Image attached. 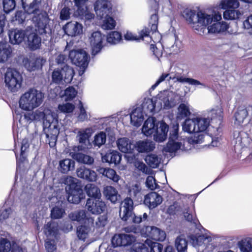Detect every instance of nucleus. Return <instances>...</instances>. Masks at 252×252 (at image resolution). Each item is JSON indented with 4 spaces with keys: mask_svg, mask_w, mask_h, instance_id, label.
<instances>
[{
    "mask_svg": "<svg viewBox=\"0 0 252 252\" xmlns=\"http://www.w3.org/2000/svg\"><path fill=\"white\" fill-rule=\"evenodd\" d=\"M68 217L72 221L79 222H84V224H94V218L91 217L84 210H80L71 212L68 215Z\"/></svg>",
    "mask_w": 252,
    "mask_h": 252,
    "instance_id": "nucleus-12",
    "label": "nucleus"
},
{
    "mask_svg": "<svg viewBox=\"0 0 252 252\" xmlns=\"http://www.w3.org/2000/svg\"><path fill=\"white\" fill-rule=\"evenodd\" d=\"M195 118L186 119L183 125V129L188 133H197Z\"/></svg>",
    "mask_w": 252,
    "mask_h": 252,
    "instance_id": "nucleus-41",
    "label": "nucleus"
},
{
    "mask_svg": "<svg viewBox=\"0 0 252 252\" xmlns=\"http://www.w3.org/2000/svg\"><path fill=\"white\" fill-rule=\"evenodd\" d=\"M52 81L53 83L60 84H63L64 79L60 71V68L55 69L52 73Z\"/></svg>",
    "mask_w": 252,
    "mask_h": 252,
    "instance_id": "nucleus-48",
    "label": "nucleus"
},
{
    "mask_svg": "<svg viewBox=\"0 0 252 252\" xmlns=\"http://www.w3.org/2000/svg\"><path fill=\"white\" fill-rule=\"evenodd\" d=\"M100 26L102 29L106 30H112L115 28L116 25V21L113 17H100Z\"/></svg>",
    "mask_w": 252,
    "mask_h": 252,
    "instance_id": "nucleus-39",
    "label": "nucleus"
},
{
    "mask_svg": "<svg viewBox=\"0 0 252 252\" xmlns=\"http://www.w3.org/2000/svg\"><path fill=\"white\" fill-rule=\"evenodd\" d=\"M65 214V211L63 209L58 207H54L51 212V217L54 219H61Z\"/></svg>",
    "mask_w": 252,
    "mask_h": 252,
    "instance_id": "nucleus-52",
    "label": "nucleus"
},
{
    "mask_svg": "<svg viewBox=\"0 0 252 252\" xmlns=\"http://www.w3.org/2000/svg\"><path fill=\"white\" fill-rule=\"evenodd\" d=\"M64 31L68 35L75 36L82 32V27L81 24L77 22L75 23H68L65 26Z\"/></svg>",
    "mask_w": 252,
    "mask_h": 252,
    "instance_id": "nucleus-28",
    "label": "nucleus"
},
{
    "mask_svg": "<svg viewBox=\"0 0 252 252\" xmlns=\"http://www.w3.org/2000/svg\"><path fill=\"white\" fill-rule=\"evenodd\" d=\"M23 63L25 67L30 71H32L37 69L34 58L28 59L25 58L23 60Z\"/></svg>",
    "mask_w": 252,
    "mask_h": 252,
    "instance_id": "nucleus-56",
    "label": "nucleus"
},
{
    "mask_svg": "<svg viewBox=\"0 0 252 252\" xmlns=\"http://www.w3.org/2000/svg\"><path fill=\"white\" fill-rule=\"evenodd\" d=\"M121 155L117 151H112L107 153L102 157V161L103 162H108L115 165L119 164L121 160Z\"/></svg>",
    "mask_w": 252,
    "mask_h": 252,
    "instance_id": "nucleus-29",
    "label": "nucleus"
},
{
    "mask_svg": "<svg viewBox=\"0 0 252 252\" xmlns=\"http://www.w3.org/2000/svg\"><path fill=\"white\" fill-rule=\"evenodd\" d=\"M162 197L156 192H151L144 196V203L150 209L159 205L162 202Z\"/></svg>",
    "mask_w": 252,
    "mask_h": 252,
    "instance_id": "nucleus-14",
    "label": "nucleus"
},
{
    "mask_svg": "<svg viewBox=\"0 0 252 252\" xmlns=\"http://www.w3.org/2000/svg\"><path fill=\"white\" fill-rule=\"evenodd\" d=\"M16 6L15 0H3V10L6 14L13 10Z\"/></svg>",
    "mask_w": 252,
    "mask_h": 252,
    "instance_id": "nucleus-51",
    "label": "nucleus"
},
{
    "mask_svg": "<svg viewBox=\"0 0 252 252\" xmlns=\"http://www.w3.org/2000/svg\"><path fill=\"white\" fill-rule=\"evenodd\" d=\"M42 0H21L22 7L24 12L29 15L40 16V5Z\"/></svg>",
    "mask_w": 252,
    "mask_h": 252,
    "instance_id": "nucleus-9",
    "label": "nucleus"
},
{
    "mask_svg": "<svg viewBox=\"0 0 252 252\" xmlns=\"http://www.w3.org/2000/svg\"><path fill=\"white\" fill-rule=\"evenodd\" d=\"M104 39V35H102L100 32H95L92 34L90 40L93 55H95L101 50L102 47V42Z\"/></svg>",
    "mask_w": 252,
    "mask_h": 252,
    "instance_id": "nucleus-15",
    "label": "nucleus"
},
{
    "mask_svg": "<svg viewBox=\"0 0 252 252\" xmlns=\"http://www.w3.org/2000/svg\"><path fill=\"white\" fill-rule=\"evenodd\" d=\"M60 68L64 79V82L65 83H70L74 75V71L73 68L67 64H64L63 66Z\"/></svg>",
    "mask_w": 252,
    "mask_h": 252,
    "instance_id": "nucleus-33",
    "label": "nucleus"
},
{
    "mask_svg": "<svg viewBox=\"0 0 252 252\" xmlns=\"http://www.w3.org/2000/svg\"><path fill=\"white\" fill-rule=\"evenodd\" d=\"M248 116V112L246 108H239L234 115V124L241 126Z\"/></svg>",
    "mask_w": 252,
    "mask_h": 252,
    "instance_id": "nucleus-32",
    "label": "nucleus"
},
{
    "mask_svg": "<svg viewBox=\"0 0 252 252\" xmlns=\"http://www.w3.org/2000/svg\"><path fill=\"white\" fill-rule=\"evenodd\" d=\"M240 249L243 252H252V245L250 241H242L240 243Z\"/></svg>",
    "mask_w": 252,
    "mask_h": 252,
    "instance_id": "nucleus-63",
    "label": "nucleus"
},
{
    "mask_svg": "<svg viewBox=\"0 0 252 252\" xmlns=\"http://www.w3.org/2000/svg\"><path fill=\"white\" fill-rule=\"evenodd\" d=\"M32 20L35 22L36 28L33 29V30L42 36L43 40H49L51 38V32L50 29L46 30L49 21L48 17H33Z\"/></svg>",
    "mask_w": 252,
    "mask_h": 252,
    "instance_id": "nucleus-6",
    "label": "nucleus"
},
{
    "mask_svg": "<svg viewBox=\"0 0 252 252\" xmlns=\"http://www.w3.org/2000/svg\"><path fill=\"white\" fill-rule=\"evenodd\" d=\"M11 248L10 241L5 238L0 239V252H8Z\"/></svg>",
    "mask_w": 252,
    "mask_h": 252,
    "instance_id": "nucleus-55",
    "label": "nucleus"
},
{
    "mask_svg": "<svg viewBox=\"0 0 252 252\" xmlns=\"http://www.w3.org/2000/svg\"><path fill=\"white\" fill-rule=\"evenodd\" d=\"M23 77L17 70L8 68L4 76L5 86L9 91L15 93L18 92L22 86Z\"/></svg>",
    "mask_w": 252,
    "mask_h": 252,
    "instance_id": "nucleus-5",
    "label": "nucleus"
},
{
    "mask_svg": "<svg viewBox=\"0 0 252 252\" xmlns=\"http://www.w3.org/2000/svg\"><path fill=\"white\" fill-rule=\"evenodd\" d=\"M27 35V29L25 31L13 29L8 32L9 41L12 44H19L22 42Z\"/></svg>",
    "mask_w": 252,
    "mask_h": 252,
    "instance_id": "nucleus-19",
    "label": "nucleus"
},
{
    "mask_svg": "<svg viewBox=\"0 0 252 252\" xmlns=\"http://www.w3.org/2000/svg\"><path fill=\"white\" fill-rule=\"evenodd\" d=\"M106 140V136L105 133L100 132L95 135L94 144V145L100 147L105 143Z\"/></svg>",
    "mask_w": 252,
    "mask_h": 252,
    "instance_id": "nucleus-53",
    "label": "nucleus"
},
{
    "mask_svg": "<svg viewBox=\"0 0 252 252\" xmlns=\"http://www.w3.org/2000/svg\"><path fill=\"white\" fill-rule=\"evenodd\" d=\"M145 161L150 166L155 168L159 165L160 158L156 155L151 154L146 157Z\"/></svg>",
    "mask_w": 252,
    "mask_h": 252,
    "instance_id": "nucleus-44",
    "label": "nucleus"
},
{
    "mask_svg": "<svg viewBox=\"0 0 252 252\" xmlns=\"http://www.w3.org/2000/svg\"><path fill=\"white\" fill-rule=\"evenodd\" d=\"M74 168L75 162L71 159L65 158L59 162L58 169L62 173H67L69 171L73 170Z\"/></svg>",
    "mask_w": 252,
    "mask_h": 252,
    "instance_id": "nucleus-27",
    "label": "nucleus"
},
{
    "mask_svg": "<svg viewBox=\"0 0 252 252\" xmlns=\"http://www.w3.org/2000/svg\"><path fill=\"white\" fill-rule=\"evenodd\" d=\"M76 172L78 178L89 182H95L97 178V174L95 171L84 166L77 168Z\"/></svg>",
    "mask_w": 252,
    "mask_h": 252,
    "instance_id": "nucleus-17",
    "label": "nucleus"
},
{
    "mask_svg": "<svg viewBox=\"0 0 252 252\" xmlns=\"http://www.w3.org/2000/svg\"><path fill=\"white\" fill-rule=\"evenodd\" d=\"M47 252H57V247L54 240H47L45 243Z\"/></svg>",
    "mask_w": 252,
    "mask_h": 252,
    "instance_id": "nucleus-64",
    "label": "nucleus"
},
{
    "mask_svg": "<svg viewBox=\"0 0 252 252\" xmlns=\"http://www.w3.org/2000/svg\"><path fill=\"white\" fill-rule=\"evenodd\" d=\"M75 106L73 104L70 103H66L63 104H60L58 106L59 110L63 113H69L73 112Z\"/></svg>",
    "mask_w": 252,
    "mask_h": 252,
    "instance_id": "nucleus-58",
    "label": "nucleus"
},
{
    "mask_svg": "<svg viewBox=\"0 0 252 252\" xmlns=\"http://www.w3.org/2000/svg\"><path fill=\"white\" fill-rule=\"evenodd\" d=\"M144 120V117L141 108L140 107L134 109L130 114V121L132 125L139 126Z\"/></svg>",
    "mask_w": 252,
    "mask_h": 252,
    "instance_id": "nucleus-31",
    "label": "nucleus"
},
{
    "mask_svg": "<svg viewBox=\"0 0 252 252\" xmlns=\"http://www.w3.org/2000/svg\"><path fill=\"white\" fill-rule=\"evenodd\" d=\"M140 153L150 152L155 148V143L149 140L139 141L135 146Z\"/></svg>",
    "mask_w": 252,
    "mask_h": 252,
    "instance_id": "nucleus-25",
    "label": "nucleus"
},
{
    "mask_svg": "<svg viewBox=\"0 0 252 252\" xmlns=\"http://www.w3.org/2000/svg\"><path fill=\"white\" fill-rule=\"evenodd\" d=\"M190 114L189 105L188 103H181L178 107V117L183 118Z\"/></svg>",
    "mask_w": 252,
    "mask_h": 252,
    "instance_id": "nucleus-49",
    "label": "nucleus"
},
{
    "mask_svg": "<svg viewBox=\"0 0 252 252\" xmlns=\"http://www.w3.org/2000/svg\"><path fill=\"white\" fill-rule=\"evenodd\" d=\"M44 98V94L40 91L31 88L21 96L19 107L25 111H32L42 104Z\"/></svg>",
    "mask_w": 252,
    "mask_h": 252,
    "instance_id": "nucleus-3",
    "label": "nucleus"
},
{
    "mask_svg": "<svg viewBox=\"0 0 252 252\" xmlns=\"http://www.w3.org/2000/svg\"><path fill=\"white\" fill-rule=\"evenodd\" d=\"M119 149L125 153H131L135 146L126 137L119 138L117 142Z\"/></svg>",
    "mask_w": 252,
    "mask_h": 252,
    "instance_id": "nucleus-23",
    "label": "nucleus"
},
{
    "mask_svg": "<svg viewBox=\"0 0 252 252\" xmlns=\"http://www.w3.org/2000/svg\"><path fill=\"white\" fill-rule=\"evenodd\" d=\"M78 180L71 176H67L63 179V183L66 185L65 191L67 194V200L73 204H78L85 197L84 193Z\"/></svg>",
    "mask_w": 252,
    "mask_h": 252,
    "instance_id": "nucleus-4",
    "label": "nucleus"
},
{
    "mask_svg": "<svg viewBox=\"0 0 252 252\" xmlns=\"http://www.w3.org/2000/svg\"><path fill=\"white\" fill-rule=\"evenodd\" d=\"M146 232L148 233L149 237L156 241H162L166 238L165 232L155 226H147Z\"/></svg>",
    "mask_w": 252,
    "mask_h": 252,
    "instance_id": "nucleus-22",
    "label": "nucleus"
},
{
    "mask_svg": "<svg viewBox=\"0 0 252 252\" xmlns=\"http://www.w3.org/2000/svg\"><path fill=\"white\" fill-rule=\"evenodd\" d=\"M84 148L82 146H74L69 153V155L79 163L87 165L92 164L94 162V158L90 156L80 152Z\"/></svg>",
    "mask_w": 252,
    "mask_h": 252,
    "instance_id": "nucleus-8",
    "label": "nucleus"
},
{
    "mask_svg": "<svg viewBox=\"0 0 252 252\" xmlns=\"http://www.w3.org/2000/svg\"><path fill=\"white\" fill-rule=\"evenodd\" d=\"M77 91L73 87H69L64 91V96L66 100H69L74 98L77 94Z\"/></svg>",
    "mask_w": 252,
    "mask_h": 252,
    "instance_id": "nucleus-59",
    "label": "nucleus"
},
{
    "mask_svg": "<svg viewBox=\"0 0 252 252\" xmlns=\"http://www.w3.org/2000/svg\"><path fill=\"white\" fill-rule=\"evenodd\" d=\"M103 193L107 200L113 203H115L117 201L118 197H120L116 189L110 186L104 187Z\"/></svg>",
    "mask_w": 252,
    "mask_h": 252,
    "instance_id": "nucleus-26",
    "label": "nucleus"
},
{
    "mask_svg": "<svg viewBox=\"0 0 252 252\" xmlns=\"http://www.w3.org/2000/svg\"><path fill=\"white\" fill-rule=\"evenodd\" d=\"M185 219L188 221L190 222H194L195 220V216L192 214V211L190 210L188 207H184L183 211Z\"/></svg>",
    "mask_w": 252,
    "mask_h": 252,
    "instance_id": "nucleus-62",
    "label": "nucleus"
},
{
    "mask_svg": "<svg viewBox=\"0 0 252 252\" xmlns=\"http://www.w3.org/2000/svg\"><path fill=\"white\" fill-rule=\"evenodd\" d=\"M87 0H74L75 6L77 7V16H94V14H86L84 5Z\"/></svg>",
    "mask_w": 252,
    "mask_h": 252,
    "instance_id": "nucleus-43",
    "label": "nucleus"
},
{
    "mask_svg": "<svg viewBox=\"0 0 252 252\" xmlns=\"http://www.w3.org/2000/svg\"><path fill=\"white\" fill-rule=\"evenodd\" d=\"M34 121L43 120V133L45 134L46 142L50 147L55 146L59 134V125L58 119L50 113L45 114L37 110L32 112Z\"/></svg>",
    "mask_w": 252,
    "mask_h": 252,
    "instance_id": "nucleus-2",
    "label": "nucleus"
},
{
    "mask_svg": "<svg viewBox=\"0 0 252 252\" xmlns=\"http://www.w3.org/2000/svg\"><path fill=\"white\" fill-rule=\"evenodd\" d=\"M155 108V104L151 99L145 100L142 104L141 110L146 114L152 113Z\"/></svg>",
    "mask_w": 252,
    "mask_h": 252,
    "instance_id": "nucleus-45",
    "label": "nucleus"
},
{
    "mask_svg": "<svg viewBox=\"0 0 252 252\" xmlns=\"http://www.w3.org/2000/svg\"><path fill=\"white\" fill-rule=\"evenodd\" d=\"M175 246L178 252H186L188 247V241L184 235L178 236L175 241Z\"/></svg>",
    "mask_w": 252,
    "mask_h": 252,
    "instance_id": "nucleus-40",
    "label": "nucleus"
},
{
    "mask_svg": "<svg viewBox=\"0 0 252 252\" xmlns=\"http://www.w3.org/2000/svg\"><path fill=\"white\" fill-rule=\"evenodd\" d=\"M122 40V35L118 32L114 31L111 32L107 36L108 42L112 44L118 43Z\"/></svg>",
    "mask_w": 252,
    "mask_h": 252,
    "instance_id": "nucleus-47",
    "label": "nucleus"
},
{
    "mask_svg": "<svg viewBox=\"0 0 252 252\" xmlns=\"http://www.w3.org/2000/svg\"><path fill=\"white\" fill-rule=\"evenodd\" d=\"M86 207L92 214L98 215L105 211L106 205L100 199L89 198L87 200Z\"/></svg>",
    "mask_w": 252,
    "mask_h": 252,
    "instance_id": "nucleus-10",
    "label": "nucleus"
},
{
    "mask_svg": "<svg viewBox=\"0 0 252 252\" xmlns=\"http://www.w3.org/2000/svg\"><path fill=\"white\" fill-rule=\"evenodd\" d=\"M150 8V16H158L159 3L163 0H153Z\"/></svg>",
    "mask_w": 252,
    "mask_h": 252,
    "instance_id": "nucleus-57",
    "label": "nucleus"
},
{
    "mask_svg": "<svg viewBox=\"0 0 252 252\" xmlns=\"http://www.w3.org/2000/svg\"><path fill=\"white\" fill-rule=\"evenodd\" d=\"M122 246L131 245L135 240V237L130 234H122Z\"/></svg>",
    "mask_w": 252,
    "mask_h": 252,
    "instance_id": "nucleus-61",
    "label": "nucleus"
},
{
    "mask_svg": "<svg viewBox=\"0 0 252 252\" xmlns=\"http://www.w3.org/2000/svg\"><path fill=\"white\" fill-rule=\"evenodd\" d=\"M197 132H202L205 130L209 126L210 121L207 118H196Z\"/></svg>",
    "mask_w": 252,
    "mask_h": 252,
    "instance_id": "nucleus-42",
    "label": "nucleus"
},
{
    "mask_svg": "<svg viewBox=\"0 0 252 252\" xmlns=\"http://www.w3.org/2000/svg\"><path fill=\"white\" fill-rule=\"evenodd\" d=\"M57 224L54 222H49L44 226V232L47 235H54L58 230Z\"/></svg>",
    "mask_w": 252,
    "mask_h": 252,
    "instance_id": "nucleus-50",
    "label": "nucleus"
},
{
    "mask_svg": "<svg viewBox=\"0 0 252 252\" xmlns=\"http://www.w3.org/2000/svg\"><path fill=\"white\" fill-rule=\"evenodd\" d=\"M94 9L96 16H110L111 7L107 0H97L94 4Z\"/></svg>",
    "mask_w": 252,
    "mask_h": 252,
    "instance_id": "nucleus-18",
    "label": "nucleus"
},
{
    "mask_svg": "<svg viewBox=\"0 0 252 252\" xmlns=\"http://www.w3.org/2000/svg\"><path fill=\"white\" fill-rule=\"evenodd\" d=\"M27 45L31 50L39 49L41 45V39L33 28H27Z\"/></svg>",
    "mask_w": 252,
    "mask_h": 252,
    "instance_id": "nucleus-11",
    "label": "nucleus"
},
{
    "mask_svg": "<svg viewBox=\"0 0 252 252\" xmlns=\"http://www.w3.org/2000/svg\"><path fill=\"white\" fill-rule=\"evenodd\" d=\"M107 218L105 215H102L98 217L95 221V225L93 224V226L96 228H101L104 227L107 223Z\"/></svg>",
    "mask_w": 252,
    "mask_h": 252,
    "instance_id": "nucleus-60",
    "label": "nucleus"
},
{
    "mask_svg": "<svg viewBox=\"0 0 252 252\" xmlns=\"http://www.w3.org/2000/svg\"><path fill=\"white\" fill-rule=\"evenodd\" d=\"M93 226V224L87 223L79 226L77 228V235L78 238L84 241L88 237Z\"/></svg>",
    "mask_w": 252,
    "mask_h": 252,
    "instance_id": "nucleus-36",
    "label": "nucleus"
},
{
    "mask_svg": "<svg viewBox=\"0 0 252 252\" xmlns=\"http://www.w3.org/2000/svg\"><path fill=\"white\" fill-rule=\"evenodd\" d=\"M176 94L173 92H164L160 96V99L161 101V103H163L164 108H172L176 105Z\"/></svg>",
    "mask_w": 252,
    "mask_h": 252,
    "instance_id": "nucleus-21",
    "label": "nucleus"
},
{
    "mask_svg": "<svg viewBox=\"0 0 252 252\" xmlns=\"http://www.w3.org/2000/svg\"><path fill=\"white\" fill-rule=\"evenodd\" d=\"M184 208L183 206L179 204L178 203H175L174 204L170 205L168 209V212L170 215L178 214L183 212Z\"/></svg>",
    "mask_w": 252,
    "mask_h": 252,
    "instance_id": "nucleus-54",
    "label": "nucleus"
},
{
    "mask_svg": "<svg viewBox=\"0 0 252 252\" xmlns=\"http://www.w3.org/2000/svg\"><path fill=\"white\" fill-rule=\"evenodd\" d=\"M12 49L10 45L5 42H0V63L4 62L10 57Z\"/></svg>",
    "mask_w": 252,
    "mask_h": 252,
    "instance_id": "nucleus-35",
    "label": "nucleus"
},
{
    "mask_svg": "<svg viewBox=\"0 0 252 252\" xmlns=\"http://www.w3.org/2000/svg\"><path fill=\"white\" fill-rule=\"evenodd\" d=\"M168 131V126L164 122L160 123L159 127L157 126L156 131L153 134L154 140L158 142L164 141L167 138Z\"/></svg>",
    "mask_w": 252,
    "mask_h": 252,
    "instance_id": "nucleus-20",
    "label": "nucleus"
},
{
    "mask_svg": "<svg viewBox=\"0 0 252 252\" xmlns=\"http://www.w3.org/2000/svg\"><path fill=\"white\" fill-rule=\"evenodd\" d=\"M69 57L72 63L76 66H80L83 69L87 67L88 64V56L86 52L83 50L79 49L70 51ZM84 71V70H83L82 73H81V71H79V74L81 75Z\"/></svg>",
    "mask_w": 252,
    "mask_h": 252,
    "instance_id": "nucleus-7",
    "label": "nucleus"
},
{
    "mask_svg": "<svg viewBox=\"0 0 252 252\" xmlns=\"http://www.w3.org/2000/svg\"><path fill=\"white\" fill-rule=\"evenodd\" d=\"M156 119L154 117H149L145 122L142 128V132L146 136H148L153 134L156 131L155 122Z\"/></svg>",
    "mask_w": 252,
    "mask_h": 252,
    "instance_id": "nucleus-24",
    "label": "nucleus"
},
{
    "mask_svg": "<svg viewBox=\"0 0 252 252\" xmlns=\"http://www.w3.org/2000/svg\"><path fill=\"white\" fill-rule=\"evenodd\" d=\"M93 133V129L91 128H86L80 129L76 137L78 138L79 143L85 144L89 142V138Z\"/></svg>",
    "mask_w": 252,
    "mask_h": 252,
    "instance_id": "nucleus-34",
    "label": "nucleus"
},
{
    "mask_svg": "<svg viewBox=\"0 0 252 252\" xmlns=\"http://www.w3.org/2000/svg\"><path fill=\"white\" fill-rule=\"evenodd\" d=\"M168 75L169 78L168 80H172L174 82H179L182 83H187L193 86L201 85L204 88L206 87L204 84L200 82L198 80L193 78L183 77L179 73L171 72L170 73H168Z\"/></svg>",
    "mask_w": 252,
    "mask_h": 252,
    "instance_id": "nucleus-16",
    "label": "nucleus"
},
{
    "mask_svg": "<svg viewBox=\"0 0 252 252\" xmlns=\"http://www.w3.org/2000/svg\"><path fill=\"white\" fill-rule=\"evenodd\" d=\"M119 212L120 217L124 221H126L127 218L131 215L133 210V202L130 197H126L121 203Z\"/></svg>",
    "mask_w": 252,
    "mask_h": 252,
    "instance_id": "nucleus-13",
    "label": "nucleus"
},
{
    "mask_svg": "<svg viewBox=\"0 0 252 252\" xmlns=\"http://www.w3.org/2000/svg\"><path fill=\"white\" fill-rule=\"evenodd\" d=\"M128 194L129 195V197L137 201H139V200H141L143 195L142 189L138 184H135L129 187L128 189Z\"/></svg>",
    "mask_w": 252,
    "mask_h": 252,
    "instance_id": "nucleus-37",
    "label": "nucleus"
},
{
    "mask_svg": "<svg viewBox=\"0 0 252 252\" xmlns=\"http://www.w3.org/2000/svg\"><path fill=\"white\" fill-rule=\"evenodd\" d=\"M181 143L173 140H169L166 146L164 147L163 151L166 152L173 153L180 148Z\"/></svg>",
    "mask_w": 252,
    "mask_h": 252,
    "instance_id": "nucleus-46",
    "label": "nucleus"
},
{
    "mask_svg": "<svg viewBox=\"0 0 252 252\" xmlns=\"http://www.w3.org/2000/svg\"><path fill=\"white\" fill-rule=\"evenodd\" d=\"M87 195L93 199H101V193L99 189L95 185L89 184L85 186Z\"/></svg>",
    "mask_w": 252,
    "mask_h": 252,
    "instance_id": "nucleus-38",
    "label": "nucleus"
},
{
    "mask_svg": "<svg viewBox=\"0 0 252 252\" xmlns=\"http://www.w3.org/2000/svg\"><path fill=\"white\" fill-rule=\"evenodd\" d=\"M97 171L103 176L111 180L115 183H118L121 178L116 172L113 169L109 168L100 167Z\"/></svg>",
    "mask_w": 252,
    "mask_h": 252,
    "instance_id": "nucleus-30",
    "label": "nucleus"
},
{
    "mask_svg": "<svg viewBox=\"0 0 252 252\" xmlns=\"http://www.w3.org/2000/svg\"><path fill=\"white\" fill-rule=\"evenodd\" d=\"M195 32L201 35L206 33H219L228 29L221 17H184Z\"/></svg>",
    "mask_w": 252,
    "mask_h": 252,
    "instance_id": "nucleus-1",
    "label": "nucleus"
}]
</instances>
